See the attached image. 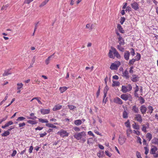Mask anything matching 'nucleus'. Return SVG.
I'll return each instance as SVG.
<instances>
[{
    "label": "nucleus",
    "instance_id": "nucleus-44",
    "mask_svg": "<svg viewBox=\"0 0 158 158\" xmlns=\"http://www.w3.org/2000/svg\"><path fill=\"white\" fill-rule=\"evenodd\" d=\"M17 85H18V87L17 88V89L18 90H19L20 88H22L23 85L22 84V83H18L17 84Z\"/></svg>",
    "mask_w": 158,
    "mask_h": 158
},
{
    "label": "nucleus",
    "instance_id": "nucleus-57",
    "mask_svg": "<svg viewBox=\"0 0 158 158\" xmlns=\"http://www.w3.org/2000/svg\"><path fill=\"white\" fill-rule=\"evenodd\" d=\"M145 149V154L146 155H147L148 152H149V149L146 147H144Z\"/></svg>",
    "mask_w": 158,
    "mask_h": 158
},
{
    "label": "nucleus",
    "instance_id": "nucleus-26",
    "mask_svg": "<svg viewBox=\"0 0 158 158\" xmlns=\"http://www.w3.org/2000/svg\"><path fill=\"white\" fill-rule=\"evenodd\" d=\"M54 53H53L52 55H51L49 56L46 60H45V64H48L49 63V61L50 60V59L54 55Z\"/></svg>",
    "mask_w": 158,
    "mask_h": 158
},
{
    "label": "nucleus",
    "instance_id": "nucleus-11",
    "mask_svg": "<svg viewBox=\"0 0 158 158\" xmlns=\"http://www.w3.org/2000/svg\"><path fill=\"white\" fill-rule=\"evenodd\" d=\"M114 102L120 105L122 104L123 103L122 100L118 97L115 98L114 99Z\"/></svg>",
    "mask_w": 158,
    "mask_h": 158
},
{
    "label": "nucleus",
    "instance_id": "nucleus-49",
    "mask_svg": "<svg viewBox=\"0 0 158 158\" xmlns=\"http://www.w3.org/2000/svg\"><path fill=\"white\" fill-rule=\"evenodd\" d=\"M125 19L124 17H121L120 19V23L121 24H123V23L125 22Z\"/></svg>",
    "mask_w": 158,
    "mask_h": 158
},
{
    "label": "nucleus",
    "instance_id": "nucleus-27",
    "mask_svg": "<svg viewBox=\"0 0 158 158\" xmlns=\"http://www.w3.org/2000/svg\"><path fill=\"white\" fill-rule=\"evenodd\" d=\"M132 127L134 129L136 130H139V126L136 123H134L132 125Z\"/></svg>",
    "mask_w": 158,
    "mask_h": 158
},
{
    "label": "nucleus",
    "instance_id": "nucleus-12",
    "mask_svg": "<svg viewBox=\"0 0 158 158\" xmlns=\"http://www.w3.org/2000/svg\"><path fill=\"white\" fill-rule=\"evenodd\" d=\"M139 77L136 75H133L131 77V80L134 82H136L139 80Z\"/></svg>",
    "mask_w": 158,
    "mask_h": 158
},
{
    "label": "nucleus",
    "instance_id": "nucleus-31",
    "mask_svg": "<svg viewBox=\"0 0 158 158\" xmlns=\"http://www.w3.org/2000/svg\"><path fill=\"white\" fill-rule=\"evenodd\" d=\"M38 119L39 121L42 123H48V121L46 119H43L41 118H39Z\"/></svg>",
    "mask_w": 158,
    "mask_h": 158
},
{
    "label": "nucleus",
    "instance_id": "nucleus-64",
    "mask_svg": "<svg viewBox=\"0 0 158 158\" xmlns=\"http://www.w3.org/2000/svg\"><path fill=\"white\" fill-rule=\"evenodd\" d=\"M116 34L117 35L118 38H120V37L122 38L121 35L118 32V31H116Z\"/></svg>",
    "mask_w": 158,
    "mask_h": 158
},
{
    "label": "nucleus",
    "instance_id": "nucleus-51",
    "mask_svg": "<svg viewBox=\"0 0 158 158\" xmlns=\"http://www.w3.org/2000/svg\"><path fill=\"white\" fill-rule=\"evenodd\" d=\"M33 1V0H25L24 1V3L29 4Z\"/></svg>",
    "mask_w": 158,
    "mask_h": 158
},
{
    "label": "nucleus",
    "instance_id": "nucleus-46",
    "mask_svg": "<svg viewBox=\"0 0 158 158\" xmlns=\"http://www.w3.org/2000/svg\"><path fill=\"white\" fill-rule=\"evenodd\" d=\"M136 57L137 58L135 59L136 60V61H138L140 60L141 58V56L139 53H137Z\"/></svg>",
    "mask_w": 158,
    "mask_h": 158
},
{
    "label": "nucleus",
    "instance_id": "nucleus-1",
    "mask_svg": "<svg viewBox=\"0 0 158 158\" xmlns=\"http://www.w3.org/2000/svg\"><path fill=\"white\" fill-rule=\"evenodd\" d=\"M108 56L111 58L114 59L116 57L118 59H120L121 56L116 49L113 47H111V49L109 50Z\"/></svg>",
    "mask_w": 158,
    "mask_h": 158
},
{
    "label": "nucleus",
    "instance_id": "nucleus-28",
    "mask_svg": "<svg viewBox=\"0 0 158 158\" xmlns=\"http://www.w3.org/2000/svg\"><path fill=\"white\" fill-rule=\"evenodd\" d=\"M152 137V135L151 134V133H148L147 134L146 138L147 140H148V141H150V140L151 139Z\"/></svg>",
    "mask_w": 158,
    "mask_h": 158
},
{
    "label": "nucleus",
    "instance_id": "nucleus-36",
    "mask_svg": "<svg viewBox=\"0 0 158 158\" xmlns=\"http://www.w3.org/2000/svg\"><path fill=\"white\" fill-rule=\"evenodd\" d=\"M132 131L130 128H128L127 130V134L128 137H129L130 134L132 133Z\"/></svg>",
    "mask_w": 158,
    "mask_h": 158
},
{
    "label": "nucleus",
    "instance_id": "nucleus-56",
    "mask_svg": "<svg viewBox=\"0 0 158 158\" xmlns=\"http://www.w3.org/2000/svg\"><path fill=\"white\" fill-rule=\"evenodd\" d=\"M114 63V64H115L116 66L118 68L121 64L120 62L119 61H117L116 62Z\"/></svg>",
    "mask_w": 158,
    "mask_h": 158
},
{
    "label": "nucleus",
    "instance_id": "nucleus-35",
    "mask_svg": "<svg viewBox=\"0 0 158 158\" xmlns=\"http://www.w3.org/2000/svg\"><path fill=\"white\" fill-rule=\"evenodd\" d=\"M139 103L141 104H142L144 103L145 102V100L141 96H140L139 97Z\"/></svg>",
    "mask_w": 158,
    "mask_h": 158
},
{
    "label": "nucleus",
    "instance_id": "nucleus-5",
    "mask_svg": "<svg viewBox=\"0 0 158 158\" xmlns=\"http://www.w3.org/2000/svg\"><path fill=\"white\" fill-rule=\"evenodd\" d=\"M57 134L60 135L62 137H67L69 135V133L66 131L62 129L57 132Z\"/></svg>",
    "mask_w": 158,
    "mask_h": 158
},
{
    "label": "nucleus",
    "instance_id": "nucleus-16",
    "mask_svg": "<svg viewBox=\"0 0 158 158\" xmlns=\"http://www.w3.org/2000/svg\"><path fill=\"white\" fill-rule=\"evenodd\" d=\"M62 108V106L59 104L55 106L53 108L52 110L54 111H56Z\"/></svg>",
    "mask_w": 158,
    "mask_h": 158
},
{
    "label": "nucleus",
    "instance_id": "nucleus-25",
    "mask_svg": "<svg viewBox=\"0 0 158 158\" xmlns=\"http://www.w3.org/2000/svg\"><path fill=\"white\" fill-rule=\"evenodd\" d=\"M122 45L118 44L117 46V48L120 51L123 52L124 51V48L123 47L121 46Z\"/></svg>",
    "mask_w": 158,
    "mask_h": 158
},
{
    "label": "nucleus",
    "instance_id": "nucleus-20",
    "mask_svg": "<svg viewBox=\"0 0 158 158\" xmlns=\"http://www.w3.org/2000/svg\"><path fill=\"white\" fill-rule=\"evenodd\" d=\"M117 28L119 31L122 33H124V31L121 25L118 24L117 25Z\"/></svg>",
    "mask_w": 158,
    "mask_h": 158
},
{
    "label": "nucleus",
    "instance_id": "nucleus-45",
    "mask_svg": "<svg viewBox=\"0 0 158 158\" xmlns=\"http://www.w3.org/2000/svg\"><path fill=\"white\" fill-rule=\"evenodd\" d=\"M93 24L90 25V24H88L86 25V27L87 28H90L91 29H92L93 28Z\"/></svg>",
    "mask_w": 158,
    "mask_h": 158
},
{
    "label": "nucleus",
    "instance_id": "nucleus-63",
    "mask_svg": "<svg viewBox=\"0 0 158 158\" xmlns=\"http://www.w3.org/2000/svg\"><path fill=\"white\" fill-rule=\"evenodd\" d=\"M33 149V148L32 146H31L30 147V148L29 149V152L30 153H31L32 152V150Z\"/></svg>",
    "mask_w": 158,
    "mask_h": 158
},
{
    "label": "nucleus",
    "instance_id": "nucleus-32",
    "mask_svg": "<svg viewBox=\"0 0 158 158\" xmlns=\"http://www.w3.org/2000/svg\"><path fill=\"white\" fill-rule=\"evenodd\" d=\"M113 83L112 84V86H119L120 85V82L118 81H113Z\"/></svg>",
    "mask_w": 158,
    "mask_h": 158
},
{
    "label": "nucleus",
    "instance_id": "nucleus-21",
    "mask_svg": "<svg viewBox=\"0 0 158 158\" xmlns=\"http://www.w3.org/2000/svg\"><path fill=\"white\" fill-rule=\"evenodd\" d=\"M10 70L11 69H10L5 71L4 73L3 74V76H8L9 74H10L11 73V72H10Z\"/></svg>",
    "mask_w": 158,
    "mask_h": 158
},
{
    "label": "nucleus",
    "instance_id": "nucleus-8",
    "mask_svg": "<svg viewBox=\"0 0 158 158\" xmlns=\"http://www.w3.org/2000/svg\"><path fill=\"white\" fill-rule=\"evenodd\" d=\"M131 6L135 10H137L139 9V4L136 2H134L131 4Z\"/></svg>",
    "mask_w": 158,
    "mask_h": 158
},
{
    "label": "nucleus",
    "instance_id": "nucleus-18",
    "mask_svg": "<svg viewBox=\"0 0 158 158\" xmlns=\"http://www.w3.org/2000/svg\"><path fill=\"white\" fill-rule=\"evenodd\" d=\"M157 148L155 146H153L152 148L150 151L151 154H153L157 151Z\"/></svg>",
    "mask_w": 158,
    "mask_h": 158
},
{
    "label": "nucleus",
    "instance_id": "nucleus-62",
    "mask_svg": "<svg viewBox=\"0 0 158 158\" xmlns=\"http://www.w3.org/2000/svg\"><path fill=\"white\" fill-rule=\"evenodd\" d=\"M46 126L49 127H52V126H53V124L51 123H47L46 124Z\"/></svg>",
    "mask_w": 158,
    "mask_h": 158
},
{
    "label": "nucleus",
    "instance_id": "nucleus-59",
    "mask_svg": "<svg viewBox=\"0 0 158 158\" xmlns=\"http://www.w3.org/2000/svg\"><path fill=\"white\" fill-rule=\"evenodd\" d=\"M139 87L138 85H136V86L135 88V94H136V93L139 91Z\"/></svg>",
    "mask_w": 158,
    "mask_h": 158
},
{
    "label": "nucleus",
    "instance_id": "nucleus-53",
    "mask_svg": "<svg viewBox=\"0 0 158 158\" xmlns=\"http://www.w3.org/2000/svg\"><path fill=\"white\" fill-rule=\"evenodd\" d=\"M105 153L107 156L109 157H111L112 155V154L110 153L108 151H105Z\"/></svg>",
    "mask_w": 158,
    "mask_h": 158
},
{
    "label": "nucleus",
    "instance_id": "nucleus-48",
    "mask_svg": "<svg viewBox=\"0 0 158 158\" xmlns=\"http://www.w3.org/2000/svg\"><path fill=\"white\" fill-rule=\"evenodd\" d=\"M25 119V118L23 117H20L18 118L17 119V121H23Z\"/></svg>",
    "mask_w": 158,
    "mask_h": 158
},
{
    "label": "nucleus",
    "instance_id": "nucleus-13",
    "mask_svg": "<svg viewBox=\"0 0 158 158\" xmlns=\"http://www.w3.org/2000/svg\"><path fill=\"white\" fill-rule=\"evenodd\" d=\"M40 112L42 114H48L50 112V109H41L40 110Z\"/></svg>",
    "mask_w": 158,
    "mask_h": 158
},
{
    "label": "nucleus",
    "instance_id": "nucleus-19",
    "mask_svg": "<svg viewBox=\"0 0 158 158\" xmlns=\"http://www.w3.org/2000/svg\"><path fill=\"white\" fill-rule=\"evenodd\" d=\"M132 110L135 113H138L139 112V109L136 105H134L132 106Z\"/></svg>",
    "mask_w": 158,
    "mask_h": 158
},
{
    "label": "nucleus",
    "instance_id": "nucleus-24",
    "mask_svg": "<svg viewBox=\"0 0 158 158\" xmlns=\"http://www.w3.org/2000/svg\"><path fill=\"white\" fill-rule=\"evenodd\" d=\"M82 122L81 120L78 119L74 121V123L76 125L78 126L82 124Z\"/></svg>",
    "mask_w": 158,
    "mask_h": 158
},
{
    "label": "nucleus",
    "instance_id": "nucleus-30",
    "mask_svg": "<svg viewBox=\"0 0 158 158\" xmlns=\"http://www.w3.org/2000/svg\"><path fill=\"white\" fill-rule=\"evenodd\" d=\"M67 87L64 86L63 87H60L59 89V90H60V92L61 93H63L67 89Z\"/></svg>",
    "mask_w": 158,
    "mask_h": 158
},
{
    "label": "nucleus",
    "instance_id": "nucleus-10",
    "mask_svg": "<svg viewBox=\"0 0 158 158\" xmlns=\"http://www.w3.org/2000/svg\"><path fill=\"white\" fill-rule=\"evenodd\" d=\"M130 55V52H129L126 51L124 53V59L127 60H128L129 58Z\"/></svg>",
    "mask_w": 158,
    "mask_h": 158
},
{
    "label": "nucleus",
    "instance_id": "nucleus-7",
    "mask_svg": "<svg viewBox=\"0 0 158 158\" xmlns=\"http://www.w3.org/2000/svg\"><path fill=\"white\" fill-rule=\"evenodd\" d=\"M135 119L136 121L140 123H141L142 122V117L140 114H135Z\"/></svg>",
    "mask_w": 158,
    "mask_h": 158
},
{
    "label": "nucleus",
    "instance_id": "nucleus-38",
    "mask_svg": "<svg viewBox=\"0 0 158 158\" xmlns=\"http://www.w3.org/2000/svg\"><path fill=\"white\" fill-rule=\"evenodd\" d=\"M152 141L153 143L158 145V139L157 138H155L152 139Z\"/></svg>",
    "mask_w": 158,
    "mask_h": 158
},
{
    "label": "nucleus",
    "instance_id": "nucleus-6",
    "mask_svg": "<svg viewBox=\"0 0 158 158\" xmlns=\"http://www.w3.org/2000/svg\"><path fill=\"white\" fill-rule=\"evenodd\" d=\"M126 140V138L123 135H120L119 136L118 141L119 143L121 145H123L124 143Z\"/></svg>",
    "mask_w": 158,
    "mask_h": 158
},
{
    "label": "nucleus",
    "instance_id": "nucleus-50",
    "mask_svg": "<svg viewBox=\"0 0 158 158\" xmlns=\"http://www.w3.org/2000/svg\"><path fill=\"white\" fill-rule=\"evenodd\" d=\"M70 110H73L75 108H76V107L73 105H68V106Z\"/></svg>",
    "mask_w": 158,
    "mask_h": 158
},
{
    "label": "nucleus",
    "instance_id": "nucleus-55",
    "mask_svg": "<svg viewBox=\"0 0 158 158\" xmlns=\"http://www.w3.org/2000/svg\"><path fill=\"white\" fill-rule=\"evenodd\" d=\"M133 132L138 135H139L140 134V132L138 130L136 131L134 130L133 131Z\"/></svg>",
    "mask_w": 158,
    "mask_h": 158
},
{
    "label": "nucleus",
    "instance_id": "nucleus-61",
    "mask_svg": "<svg viewBox=\"0 0 158 158\" xmlns=\"http://www.w3.org/2000/svg\"><path fill=\"white\" fill-rule=\"evenodd\" d=\"M17 152L16 150H14L13 151L12 153L11 154V156L12 157H14L15 156Z\"/></svg>",
    "mask_w": 158,
    "mask_h": 158
},
{
    "label": "nucleus",
    "instance_id": "nucleus-43",
    "mask_svg": "<svg viewBox=\"0 0 158 158\" xmlns=\"http://www.w3.org/2000/svg\"><path fill=\"white\" fill-rule=\"evenodd\" d=\"M125 124L126 126L127 127H130V122L128 120L125 123Z\"/></svg>",
    "mask_w": 158,
    "mask_h": 158
},
{
    "label": "nucleus",
    "instance_id": "nucleus-3",
    "mask_svg": "<svg viewBox=\"0 0 158 158\" xmlns=\"http://www.w3.org/2000/svg\"><path fill=\"white\" fill-rule=\"evenodd\" d=\"M120 98L125 101L129 100L130 101H131L132 100L131 95L128 94H123L121 95Z\"/></svg>",
    "mask_w": 158,
    "mask_h": 158
},
{
    "label": "nucleus",
    "instance_id": "nucleus-15",
    "mask_svg": "<svg viewBox=\"0 0 158 158\" xmlns=\"http://www.w3.org/2000/svg\"><path fill=\"white\" fill-rule=\"evenodd\" d=\"M123 76L125 77L126 79H128L129 77L128 72L127 70H125L123 73Z\"/></svg>",
    "mask_w": 158,
    "mask_h": 158
},
{
    "label": "nucleus",
    "instance_id": "nucleus-34",
    "mask_svg": "<svg viewBox=\"0 0 158 158\" xmlns=\"http://www.w3.org/2000/svg\"><path fill=\"white\" fill-rule=\"evenodd\" d=\"M49 1V0H45L44 1L41 3L40 5L39 6L40 7H42L44 6Z\"/></svg>",
    "mask_w": 158,
    "mask_h": 158
},
{
    "label": "nucleus",
    "instance_id": "nucleus-40",
    "mask_svg": "<svg viewBox=\"0 0 158 158\" xmlns=\"http://www.w3.org/2000/svg\"><path fill=\"white\" fill-rule=\"evenodd\" d=\"M136 61V59H132L129 60L128 64L130 65H133Z\"/></svg>",
    "mask_w": 158,
    "mask_h": 158
},
{
    "label": "nucleus",
    "instance_id": "nucleus-17",
    "mask_svg": "<svg viewBox=\"0 0 158 158\" xmlns=\"http://www.w3.org/2000/svg\"><path fill=\"white\" fill-rule=\"evenodd\" d=\"M118 40L119 44L122 45H124L125 44L124 40L122 37L118 38Z\"/></svg>",
    "mask_w": 158,
    "mask_h": 158
},
{
    "label": "nucleus",
    "instance_id": "nucleus-2",
    "mask_svg": "<svg viewBox=\"0 0 158 158\" xmlns=\"http://www.w3.org/2000/svg\"><path fill=\"white\" fill-rule=\"evenodd\" d=\"M86 136V133L84 131L81 132L76 133L74 135V137L77 140H79L82 139Z\"/></svg>",
    "mask_w": 158,
    "mask_h": 158
},
{
    "label": "nucleus",
    "instance_id": "nucleus-14",
    "mask_svg": "<svg viewBox=\"0 0 158 158\" xmlns=\"http://www.w3.org/2000/svg\"><path fill=\"white\" fill-rule=\"evenodd\" d=\"M13 124V123L12 122V121H9L6 123L4 126H2V128L3 129H5L6 127H7L9 126H10Z\"/></svg>",
    "mask_w": 158,
    "mask_h": 158
},
{
    "label": "nucleus",
    "instance_id": "nucleus-42",
    "mask_svg": "<svg viewBox=\"0 0 158 158\" xmlns=\"http://www.w3.org/2000/svg\"><path fill=\"white\" fill-rule=\"evenodd\" d=\"M8 6H9V5L8 4H6V5H5V6H3L1 8V10H6Z\"/></svg>",
    "mask_w": 158,
    "mask_h": 158
},
{
    "label": "nucleus",
    "instance_id": "nucleus-60",
    "mask_svg": "<svg viewBox=\"0 0 158 158\" xmlns=\"http://www.w3.org/2000/svg\"><path fill=\"white\" fill-rule=\"evenodd\" d=\"M15 98H14L12 99L11 100V101L10 102V103L7 106H6L5 108H6L7 107H8L9 106L15 101Z\"/></svg>",
    "mask_w": 158,
    "mask_h": 158
},
{
    "label": "nucleus",
    "instance_id": "nucleus-39",
    "mask_svg": "<svg viewBox=\"0 0 158 158\" xmlns=\"http://www.w3.org/2000/svg\"><path fill=\"white\" fill-rule=\"evenodd\" d=\"M27 123L32 125L35 124L37 123L35 121L29 120L27 121Z\"/></svg>",
    "mask_w": 158,
    "mask_h": 158
},
{
    "label": "nucleus",
    "instance_id": "nucleus-9",
    "mask_svg": "<svg viewBox=\"0 0 158 158\" xmlns=\"http://www.w3.org/2000/svg\"><path fill=\"white\" fill-rule=\"evenodd\" d=\"M140 110L143 114H144L147 110V108L144 105H142L140 107Z\"/></svg>",
    "mask_w": 158,
    "mask_h": 158
},
{
    "label": "nucleus",
    "instance_id": "nucleus-33",
    "mask_svg": "<svg viewBox=\"0 0 158 158\" xmlns=\"http://www.w3.org/2000/svg\"><path fill=\"white\" fill-rule=\"evenodd\" d=\"M10 134V132L8 131H5L1 135L2 136L5 137L8 135Z\"/></svg>",
    "mask_w": 158,
    "mask_h": 158
},
{
    "label": "nucleus",
    "instance_id": "nucleus-29",
    "mask_svg": "<svg viewBox=\"0 0 158 158\" xmlns=\"http://www.w3.org/2000/svg\"><path fill=\"white\" fill-rule=\"evenodd\" d=\"M110 68L112 70H117L118 69V68L116 66L115 64L114 63L112 64L110 67Z\"/></svg>",
    "mask_w": 158,
    "mask_h": 158
},
{
    "label": "nucleus",
    "instance_id": "nucleus-41",
    "mask_svg": "<svg viewBox=\"0 0 158 158\" xmlns=\"http://www.w3.org/2000/svg\"><path fill=\"white\" fill-rule=\"evenodd\" d=\"M123 118H126L128 117L127 113L125 111H123Z\"/></svg>",
    "mask_w": 158,
    "mask_h": 158
},
{
    "label": "nucleus",
    "instance_id": "nucleus-52",
    "mask_svg": "<svg viewBox=\"0 0 158 158\" xmlns=\"http://www.w3.org/2000/svg\"><path fill=\"white\" fill-rule=\"evenodd\" d=\"M136 155L138 158H142L139 152L138 151L136 152Z\"/></svg>",
    "mask_w": 158,
    "mask_h": 158
},
{
    "label": "nucleus",
    "instance_id": "nucleus-47",
    "mask_svg": "<svg viewBox=\"0 0 158 158\" xmlns=\"http://www.w3.org/2000/svg\"><path fill=\"white\" fill-rule=\"evenodd\" d=\"M146 129L147 127L145 125H142V130L144 132H146L147 131H146Z\"/></svg>",
    "mask_w": 158,
    "mask_h": 158
},
{
    "label": "nucleus",
    "instance_id": "nucleus-54",
    "mask_svg": "<svg viewBox=\"0 0 158 158\" xmlns=\"http://www.w3.org/2000/svg\"><path fill=\"white\" fill-rule=\"evenodd\" d=\"M73 129L75 131L77 132L80 131V129L79 127H74Z\"/></svg>",
    "mask_w": 158,
    "mask_h": 158
},
{
    "label": "nucleus",
    "instance_id": "nucleus-58",
    "mask_svg": "<svg viewBox=\"0 0 158 158\" xmlns=\"http://www.w3.org/2000/svg\"><path fill=\"white\" fill-rule=\"evenodd\" d=\"M131 54L133 56H134L135 55V51L133 48H131Z\"/></svg>",
    "mask_w": 158,
    "mask_h": 158
},
{
    "label": "nucleus",
    "instance_id": "nucleus-23",
    "mask_svg": "<svg viewBox=\"0 0 158 158\" xmlns=\"http://www.w3.org/2000/svg\"><path fill=\"white\" fill-rule=\"evenodd\" d=\"M148 111L147 113H148L152 114L153 110V107L151 106H149L148 107Z\"/></svg>",
    "mask_w": 158,
    "mask_h": 158
},
{
    "label": "nucleus",
    "instance_id": "nucleus-4",
    "mask_svg": "<svg viewBox=\"0 0 158 158\" xmlns=\"http://www.w3.org/2000/svg\"><path fill=\"white\" fill-rule=\"evenodd\" d=\"M132 89V86L130 84H128L127 86L122 85L121 91L123 93H126L130 91Z\"/></svg>",
    "mask_w": 158,
    "mask_h": 158
},
{
    "label": "nucleus",
    "instance_id": "nucleus-22",
    "mask_svg": "<svg viewBox=\"0 0 158 158\" xmlns=\"http://www.w3.org/2000/svg\"><path fill=\"white\" fill-rule=\"evenodd\" d=\"M30 115L31 117H27V118L28 119L35 120L37 118V117L34 116V114L33 113H31Z\"/></svg>",
    "mask_w": 158,
    "mask_h": 158
},
{
    "label": "nucleus",
    "instance_id": "nucleus-37",
    "mask_svg": "<svg viewBox=\"0 0 158 158\" xmlns=\"http://www.w3.org/2000/svg\"><path fill=\"white\" fill-rule=\"evenodd\" d=\"M39 98L40 99V98H39V97H35L33 98L31 101H32L33 100L35 99L36 100H38V103L40 104H42V102L40 101L39 100Z\"/></svg>",
    "mask_w": 158,
    "mask_h": 158
}]
</instances>
